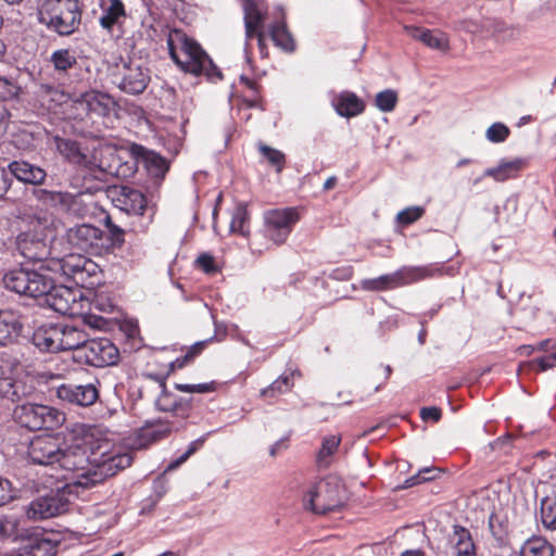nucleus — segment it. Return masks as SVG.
Segmentation results:
<instances>
[{
	"instance_id": "nucleus-49",
	"label": "nucleus",
	"mask_w": 556,
	"mask_h": 556,
	"mask_svg": "<svg viewBox=\"0 0 556 556\" xmlns=\"http://www.w3.org/2000/svg\"><path fill=\"white\" fill-rule=\"evenodd\" d=\"M424 214L425 208L422 206H409L397 213L396 222L403 226H408L421 218Z\"/></svg>"
},
{
	"instance_id": "nucleus-62",
	"label": "nucleus",
	"mask_w": 556,
	"mask_h": 556,
	"mask_svg": "<svg viewBox=\"0 0 556 556\" xmlns=\"http://www.w3.org/2000/svg\"><path fill=\"white\" fill-rule=\"evenodd\" d=\"M441 409L435 406L422 407L420 409V417L425 421L432 420L438 422L441 419Z\"/></svg>"
},
{
	"instance_id": "nucleus-24",
	"label": "nucleus",
	"mask_w": 556,
	"mask_h": 556,
	"mask_svg": "<svg viewBox=\"0 0 556 556\" xmlns=\"http://www.w3.org/2000/svg\"><path fill=\"white\" fill-rule=\"evenodd\" d=\"M404 29L413 39L422 42L431 49L440 51H447L450 49L447 35L440 30H430L417 26H405Z\"/></svg>"
},
{
	"instance_id": "nucleus-27",
	"label": "nucleus",
	"mask_w": 556,
	"mask_h": 556,
	"mask_svg": "<svg viewBox=\"0 0 556 556\" xmlns=\"http://www.w3.org/2000/svg\"><path fill=\"white\" fill-rule=\"evenodd\" d=\"M336 112L343 117L359 115L365 110V104L354 92L343 91L332 99Z\"/></svg>"
},
{
	"instance_id": "nucleus-1",
	"label": "nucleus",
	"mask_w": 556,
	"mask_h": 556,
	"mask_svg": "<svg viewBox=\"0 0 556 556\" xmlns=\"http://www.w3.org/2000/svg\"><path fill=\"white\" fill-rule=\"evenodd\" d=\"M167 48L172 60L186 73L204 75L210 80L220 79L222 73L201 46L180 29L167 31Z\"/></svg>"
},
{
	"instance_id": "nucleus-51",
	"label": "nucleus",
	"mask_w": 556,
	"mask_h": 556,
	"mask_svg": "<svg viewBox=\"0 0 556 556\" xmlns=\"http://www.w3.org/2000/svg\"><path fill=\"white\" fill-rule=\"evenodd\" d=\"M509 128L503 123H494L492 124L485 132V137L489 141L494 143L504 142L509 136Z\"/></svg>"
},
{
	"instance_id": "nucleus-3",
	"label": "nucleus",
	"mask_w": 556,
	"mask_h": 556,
	"mask_svg": "<svg viewBox=\"0 0 556 556\" xmlns=\"http://www.w3.org/2000/svg\"><path fill=\"white\" fill-rule=\"evenodd\" d=\"M167 48L172 60L186 73L204 75L210 80L220 79L222 73L201 46L180 29L167 31Z\"/></svg>"
},
{
	"instance_id": "nucleus-36",
	"label": "nucleus",
	"mask_w": 556,
	"mask_h": 556,
	"mask_svg": "<svg viewBox=\"0 0 556 556\" xmlns=\"http://www.w3.org/2000/svg\"><path fill=\"white\" fill-rule=\"evenodd\" d=\"M341 439L331 434L323 439L321 446L316 456V463L319 468H327L331 463V456L337 452Z\"/></svg>"
},
{
	"instance_id": "nucleus-60",
	"label": "nucleus",
	"mask_w": 556,
	"mask_h": 556,
	"mask_svg": "<svg viewBox=\"0 0 556 556\" xmlns=\"http://www.w3.org/2000/svg\"><path fill=\"white\" fill-rule=\"evenodd\" d=\"M431 471L432 470L430 468H424V469L419 470L417 475L405 480L403 488H410V486H414L421 482L433 479L432 476H427Z\"/></svg>"
},
{
	"instance_id": "nucleus-16",
	"label": "nucleus",
	"mask_w": 556,
	"mask_h": 556,
	"mask_svg": "<svg viewBox=\"0 0 556 556\" xmlns=\"http://www.w3.org/2000/svg\"><path fill=\"white\" fill-rule=\"evenodd\" d=\"M98 383V381L86 384L63 383L56 388L55 394L64 403L88 407L99 399Z\"/></svg>"
},
{
	"instance_id": "nucleus-32",
	"label": "nucleus",
	"mask_w": 556,
	"mask_h": 556,
	"mask_svg": "<svg viewBox=\"0 0 556 556\" xmlns=\"http://www.w3.org/2000/svg\"><path fill=\"white\" fill-rule=\"evenodd\" d=\"M101 8L100 25L105 29L111 30L114 25L119 23L121 18L126 16L125 7L121 0H104Z\"/></svg>"
},
{
	"instance_id": "nucleus-26",
	"label": "nucleus",
	"mask_w": 556,
	"mask_h": 556,
	"mask_svg": "<svg viewBox=\"0 0 556 556\" xmlns=\"http://www.w3.org/2000/svg\"><path fill=\"white\" fill-rule=\"evenodd\" d=\"M34 344L45 352H59L60 348V326L59 324H51L41 326L33 336Z\"/></svg>"
},
{
	"instance_id": "nucleus-30",
	"label": "nucleus",
	"mask_w": 556,
	"mask_h": 556,
	"mask_svg": "<svg viewBox=\"0 0 556 556\" xmlns=\"http://www.w3.org/2000/svg\"><path fill=\"white\" fill-rule=\"evenodd\" d=\"M134 151L142 157L146 168L152 176L156 178L164 177L169 166L163 156L141 146H135Z\"/></svg>"
},
{
	"instance_id": "nucleus-7",
	"label": "nucleus",
	"mask_w": 556,
	"mask_h": 556,
	"mask_svg": "<svg viewBox=\"0 0 556 556\" xmlns=\"http://www.w3.org/2000/svg\"><path fill=\"white\" fill-rule=\"evenodd\" d=\"M13 418L21 427L31 431L53 430L65 421L61 410L45 404L26 402L13 409Z\"/></svg>"
},
{
	"instance_id": "nucleus-22",
	"label": "nucleus",
	"mask_w": 556,
	"mask_h": 556,
	"mask_svg": "<svg viewBox=\"0 0 556 556\" xmlns=\"http://www.w3.org/2000/svg\"><path fill=\"white\" fill-rule=\"evenodd\" d=\"M88 260L89 257L73 253L62 258H51L49 261V268L55 276H65L72 280H75L77 275L80 276L81 271H84V262Z\"/></svg>"
},
{
	"instance_id": "nucleus-35",
	"label": "nucleus",
	"mask_w": 556,
	"mask_h": 556,
	"mask_svg": "<svg viewBox=\"0 0 556 556\" xmlns=\"http://www.w3.org/2000/svg\"><path fill=\"white\" fill-rule=\"evenodd\" d=\"M21 324L11 311H0V346L9 343L18 333Z\"/></svg>"
},
{
	"instance_id": "nucleus-13",
	"label": "nucleus",
	"mask_w": 556,
	"mask_h": 556,
	"mask_svg": "<svg viewBox=\"0 0 556 556\" xmlns=\"http://www.w3.org/2000/svg\"><path fill=\"white\" fill-rule=\"evenodd\" d=\"M118 349L108 338L88 340L80 350L79 359L90 366L106 367L117 363Z\"/></svg>"
},
{
	"instance_id": "nucleus-33",
	"label": "nucleus",
	"mask_w": 556,
	"mask_h": 556,
	"mask_svg": "<svg viewBox=\"0 0 556 556\" xmlns=\"http://www.w3.org/2000/svg\"><path fill=\"white\" fill-rule=\"evenodd\" d=\"M179 426L167 419L147 420L142 427L143 435L151 441H157L167 437L173 430H178Z\"/></svg>"
},
{
	"instance_id": "nucleus-37",
	"label": "nucleus",
	"mask_w": 556,
	"mask_h": 556,
	"mask_svg": "<svg viewBox=\"0 0 556 556\" xmlns=\"http://www.w3.org/2000/svg\"><path fill=\"white\" fill-rule=\"evenodd\" d=\"M540 518L547 530H556V495H547L541 500Z\"/></svg>"
},
{
	"instance_id": "nucleus-14",
	"label": "nucleus",
	"mask_w": 556,
	"mask_h": 556,
	"mask_svg": "<svg viewBox=\"0 0 556 556\" xmlns=\"http://www.w3.org/2000/svg\"><path fill=\"white\" fill-rule=\"evenodd\" d=\"M149 81V70L136 61L124 63L115 74L114 80L122 91L129 94L142 93L148 87Z\"/></svg>"
},
{
	"instance_id": "nucleus-64",
	"label": "nucleus",
	"mask_w": 556,
	"mask_h": 556,
	"mask_svg": "<svg viewBox=\"0 0 556 556\" xmlns=\"http://www.w3.org/2000/svg\"><path fill=\"white\" fill-rule=\"evenodd\" d=\"M11 176L4 168L0 167V199H3L9 189L11 188Z\"/></svg>"
},
{
	"instance_id": "nucleus-55",
	"label": "nucleus",
	"mask_w": 556,
	"mask_h": 556,
	"mask_svg": "<svg viewBox=\"0 0 556 556\" xmlns=\"http://www.w3.org/2000/svg\"><path fill=\"white\" fill-rule=\"evenodd\" d=\"M131 464V457L128 454H123L118 456H114L108 459V462L103 463L101 467H99L97 470L101 471L103 475V470L108 467V469H112V467H115L117 469H124L126 467H129Z\"/></svg>"
},
{
	"instance_id": "nucleus-17",
	"label": "nucleus",
	"mask_w": 556,
	"mask_h": 556,
	"mask_svg": "<svg viewBox=\"0 0 556 556\" xmlns=\"http://www.w3.org/2000/svg\"><path fill=\"white\" fill-rule=\"evenodd\" d=\"M68 504V500L60 493L41 496L29 504L27 517L35 520L52 518L65 513Z\"/></svg>"
},
{
	"instance_id": "nucleus-63",
	"label": "nucleus",
	"mask_w": 556,
	"mask_h": 556,
	"mask_svg": "<svg viewBox=\"0 0 556 556\" xmlns=\"http://www.w3.org/2000/svg\"><path fill=\"white\" fill-rule=\"evenodd\" d=\"M15 386L11 378H0V396L15 395Z\"/></svg>"
},
{
	"instance_id": "nucleus-43",
	"label": "nucleus",
	"mask_w": 556,
	"mask_h": 556,
	"mask_svg": "<svg viewBox=\"0 0 556 556\" xmlns=\"http://www.w3.org/2000/svg\"><path fill=\"white\" fill-rule=\"evenodd\" d=\"M50 62L55 71L65 73L76 65L77 60L74 51L70 49H59L51 54Z\"/></svg>"
},
{
	"instance_id": "nucleus-39",
	"label": "nucleus",
	"mask_w": 556,
	"mask_h": 556,
	"mask_svg": "<svg viewBox=\"0 0 556 556\" xmlns=\"http://www.w3.org/2000/svg\"><path fill=\"white\" fill-rule=\"evenodd\" d=\"M482 30L486 35L495 37L497 40H508L514 37V29L503 21L496 18H485L482 22Z\"/></svg>"
},
{
	"instance_id": "nucleus-38",
	"label": "nucleus",
	"mask_w": 556,
	"mask_h": 556,
	"mask_svg": "<svg viewBox=\"0 0 556 556\" xmlns=\"http://www.w3.org/2000/svg\"><path fill=\"white\" fill-rule=\"evenodd\" d=\"M55 553L56 546L50 540L35 539L23 547L22 553L17 554L23 556H54Z\"/></svg>"
},
{
	"instance_id": "nucleus-19",
	"label": "nucleus",
	"mask_w": 556,
	"mask_h": 556,
	"mask_svg": "<svg viewBox=\"0 0 556 556\" xmlns=\"http://www.w3.org/2000/svg\"><path fill=\"white\" fill-rule=\"evenodd\" d=\"M18 253L29 262H47L50 255V247L45 238L36 232H23L16 238Z\"/></svg>"
},
{
	"instance_id": "nucleus-59",
	"label": "nucleus",
	"mask_w": 556,
	"mask_h": 556,
	"mask_svg": "<svg viewBox=\"0 0 556 556\" xmlns=\"http://www.w3.org/2000/svg\"><path fill=\"white\" fill-rule=\"evenodd\" d=\"M14 498V490L8 479L0 477V506H3Z\"/></svg>"
},
{
	"instance_id": "nucleus-53",
	"label": "nucleus",
	"mask_w": 556,
	"mask_h": 556,
	"mask_svg": "<svg viewBox=\"0 0 556 556\" xmlns=\"http://www.w3.org/2000/svg\"><path fill=\"white\" fill-rule=\"evenodd\" d=\"M522 366L529 367L530 369L533 370L539 369L541 371H545L547 369L556 367V352L548 354L544 357L527 362Z\"/></svg>"
},
{
	"instance_id": "nucleus-44",
	"label": "nucleus",
	"mask_w": 556,
	"mask_h": 556,
	"mask_svg": "<svg viewBox=\"0 0 556 556\" xmlns=\"http://www.w3.org/2000/svg\"><path fill=\"white\" fill-rule=\"evenodd\" d=\"M361 287L367 291H386L396 288L393 274L381 275L377 278L364 279Z\"/></svg>"
},
{
	"instance_id": "nucleus-9",
	"label": "nucleus",
	"mask_w": 556,
	"mask_h": 556,
	"mask_svg": "<svg viewBox=\"0 0 556 556\" xmlns=\"http://www.w3.org/2000/svg\"><path fill=\"white\" fill-rule=\"evenodd\" d=\"M300 220L295 207L270 208L263 214L264 237L276 245L283 244Z\"/></svg>"
},
{
	"instance_id": "nucleus-11",
	"label": "nucleus",
	"mask_w": 556,
	"mask_h": 556,
	"mask_svg": "<svg viewBox=\"0 0 556 556\" xmlns=\"http://www.w3.org/2000/svg\"><path fill=\"white\" fill-rule=\"evenodd\" d=\"M42 299L45 304L54 312L70 316L80 315L87 303L80 290L63 285L56 286L54 276L51 290L43 294Z\"/></svg>"
},
{
	"instance_id": "nucleus-41",
	"label": "nucleus",
	"mask_w": 556,
	"mask_h": 556,
	"mask_svg": "<svg viewBox=\"0 0 556 556\" xmlns=\"http://www.w3.org/2000/svg\"><path fill=\"white\" fill-rule=\"evenodd\" d=\"M295 376H300L299 370H291L290 372H285L280 377H278L269 387L262 390L263 396H275L276 394L285 393L291 390L293 387L292 378Z\"/></svg>"
},
{
	"instance_id": "nucleus-34",
	"label": "nucleus",
	"mask_w": 556,
	"mask_h": 556,
	"mask_svg": "<svg viewBox=\"0 0 556 556\" xmlns=\"http://www.w3.org/2000/svg\"><path fill=\"white\" fill-rule=\"evenodd\" d=\"M522 161L516 159L513 161H502L497 166L486 168L483 172L484 177H492L496 181H505L514 177L521 168Z\"/></svg>"
},
{
	"instance_id": "nucleus-56",
	"label": "nucleus",
	"mask_w": 556,
	"mask_h": 556,
	"mask_svg": "<svg viewBox=\"0 0 556 556\" xmlns=\"http://www.w3.org/2000/svg\"><path fill=\"white\" fill-rule=\"evenodd\" d=\"M18 521L14 517L0 518V538H16Z\"/></svg>"
},
{
	"instance_id": "nucleus-18",
	"label": "nucleus",
	"mask_w": 556,
	"mask_h": 556,
	"mask_svg": "<svg viewBox=\"0 0 556 556\" xmlns=\"http://www.w3.org/2000/svg\"><path fill=\"white\" fill-rule=\"evenodd\" d=\"M61 445L58 439L49 435L37 437L30 441L28 456L31 463L37 465L58 464Z\"/></svg>"
},
{
	"instance_id": "nucleus-29",
	"label": "nucleus",
	"mask_w": 556,
	"mask_h": 556,
	"mask_svg": "<svg viewBox=\"0 0 556 556\" xmlns=\"http://www.w3.org/2000/svg\"><path fill=\"white\" fill-rule=\"evenodd\" d=\"M117 201L122 204L121 208L127 213L137 215L144 213L147 201L143 193L139 190L130 187H122Z\"/></svg>"
},
{
	"instance_id": "nucleus-4",
	"label": "nucleus",
	"mask_w": 556,
	"mask_h": 556,
	"mask_svg": "<svg viewBox=\"0 0 556 556\" xmlns=\"http://www.w3.org/2000/svg\"><path fill=\"white\" fill-rule=\"evenodd\" d=\"M81 13L77 0H38L37 20L60 36L72 35L79 26Z\"/></svg>"
},
{
	"instance_id": "nucleus-20",
	"label": "nucleus",
	"mask_w": 556,
	"mask_h": 556,
	"mask_svg": "<svg viewBox=\"0 0 556 556\" xmlns=\"http://www.w3.org/2000/svg\"><path fill=\"white\" fill-rule=\"evenodd\" d=\"M74 108L86 113L97 114L99 116H109L115 111L116 102L108 93L91 91L81 97L74 103Z\"/></svg>"
},
{
	"instance_id": "nucleus-15",
	"label": "nucleus",
	"mask_w": 556,
	"mask_h": 556,
	"mask_svg": "<svg viewBox=\"0 0 556 556\" xmlns=\"http://www.w3.org/2000/svg\"><path fill=\"white\" fill-rule=\"evenodd\" d=\"M392 274L396 288L443 275H453L452 268L445 267L441 263H431L424 266H403Z\"/></svg>"
},
{
	"instance_id": "nucleus-12",
	"label": "nucleus",
	"mask_w": 556,
	"mask_h": 556,
	"mask_svg": "<svg viewBox=\"0 0 556 556\" xmlns=\"http://www.w3.org/2000/svg\"><path fill=\"white\" fill-rule=\"evenodd\" d=\"M66 240L72 248L97 255L110 250L105 232L90 224L76 225L67 229Z\"/></svg>"
},
{
	"instance_id": "nucleus-5",
	"label": "nucleus",
	"mask_w": 556,
	"mask_h": 556,
	"mask_svg": "<svg viewBox=\"0 0 556 556\" xmlns=\"http://www.w3.org/2000/svg\"><path fill=\"white\" fill-rule=\"evenodd\" d=\"M52 270L47 265L38 269L21 266L7 271L3 276V285L8 290L17 294L42 299L53 286Z\"/></svg>"
},
{
	"instance_id": "nucleus-42",
	"label": "nucleus",
	"mask_w": 556,
	"mask_h": 556,
	"mask_svg": "<svg viewBox=\"0 0 556 556\" xmlns=\"http://www.w3.org/2000/svg\"><path fill=\"white\" fill-rule=\"evenodd\" d=\"M84 271H81V275H77L76 279L74 280L77 285L87 286V287H94L99 285L100 282V276H101V268L100 266L89 258L88 261L84 262Z\"/></svg>"
},
{
	"instance_id": "nucleus-8",
	"label": "nucleus",
	"mask_w": 556,
	"mask_h": 556,
	"mask_svg": "<svg viewBox=\"0 0 556 556\" xmlns=\"http://www.w3.org/2000/svg\"><path fill=\"white\" fill-rule=\"evenodd\" d=\"M343 490L334 477H328L312 485L303 497V505L315 514L324 515L343 505Z\"/></svg>"
},
{
	"instance_id": "nucleus-50",
	"label": "nucleus",
	"mask_w": 556,
	"mask_h": 556,
	"mask_svg": "<svg viewBox=\"0 0 556 556\" xmlns=\"http://www.w3.org/2000/svg\"><path fill=\"white\" fill-rule=\"evenodd\" d=\"M258 150L266 160L277 167V172H281L285 165V154L274 148L266 144H260Z\"/></svg>"
},
{
	"instance_id": "nucleus-2",
	"label": "nucleus",
	"mask_w": 556,
	"mask_h": 556,
	"mask_svg": "<svg viewBox=\"0 0 556 556\" xmlns=\"http://www.w3.org/2000/svg\"><path fill=\"white\" fill-rule=\"evenodd\" d=\"M167 48L172 60L186 73L204 75L210 80L220 79L222 73L201 46L180 29L167 31Z\"/></svg>"
},
{
	"instance_id": "nucleus-46",
	"label": "nucleus",
	"mask_w": 556,
	"mask_h": 556,
	"mask_svg": "<svg viewBox=\"0 0 556 556\" xmlns=\"http://www.w3.org/2000/svg\"><path fill=\"white\" fill-rule=\"evenodd\" d=\"M248 220L249 213L247 206L244 204L237 205L232 213L230 230L232 232H238L242 236H245L249 232V230L245 228Z\"/></svg>"
},
{
	"instance_id": "nucleus-6",
	"label": "nucleus",
	"mask_w": 556,
	"mask_h": 556,
	"mask_svg": "<svg viewBox=\"0 0 556 556\" xmlns=\"http://www.w3.org/2000/svg\"><path fill=\"white\" fill-rule=\"evenodd\" d=\"M88 452L89 446L86 443L76 441L66 445L64 448L61 447L58 460L62 469L76 473L74 483L83 488L96 485L101 482L105 476L101 471L90 467Z\"/></svg>"
},
{
	"instance_id": "nucleus-40",
	"label": "nucleus",
	"mask_w": 556,
	"mask_h": 556,
	"mask_svg": "<svg viewBox=\"0 0 556 556\" xmlns=\"http://www.w3.org/2000/svg\"><path fill=\"white\" fill-rule=\"evenodd\" d=\"M269 37L276 46L283 50H294V41L283 22H277L269 27Z\"/></svg>"
},
{
	"instance_id": "nucleus-52",
	"label": "nucleus",
	"mask_w": 556,
	"mask_h": 556,
	"mask_svg": "<svg viewBox=\"0 0 556 556\" xmlns=\"http://www.w3.org/2000/svg\"><path fill=\"white\" fill-rule=\"evenodd\" d=\"M20 90V86L14 80L0 76V100H13L18 96Z\"/></svg>"
},
{
	"instance_id": "nucleus-23",
	"label": "nucleus",
	"mask_w": 556,
	"mask_h": 556,
	"mask_svg": "<svg viewBox=\"0 0 556 556\" xmlns=\"http://www.w3.org/2000/svg\"><path fill=\"white\" fill-rule=\"evenodd\" d=\"M8 169L9 175L24 184L42 185L47 177L43 168L23 160L9 163Z\"/></svg>"
},
{
	"instance_id": "nucleus-45",
	"label": "nucleus",
	"mask_w": 556,
	"mask_h": 556,
	"mask_svg": "<svg viewBox=\"0 0 556 556\" xmlns=\"http://www.w3.org/2000/svg\"><path fill=\"white\" fill-rule=\"evenodd\" d=\"M489 528L497 542H505L508 535V522L506 518L500 514H492L489 518Z\"/></svg>"
},
{
	"instance_id": "nucleus-47",
	"label": "nucleus",
	"mask_w": 556,
	"mask_h": 556,
	"mask_svg": "<svg viewBox=\"0 0 556 556\" xmlns=\"http://www.w3.org/2000/svg\"><path fill=\"white\" fill-rule=\"evenodd\" d=\"M397 103V93L392 89H386L376 94L375 104L381 112H391Z\"/></svg>"
},
{
	"instance_id": "nucleus-61",
	"label": "nucleus",
	"mask_w": 556,
	"mask_h": 556,
	"mask_svg": "<svg viewBox=\"0 0 556 556\" xmlns=\"http://www.w3.org/2000/svg\"><path fill=\"white\" fill-rule=\"evenodd\" d=\"M197 264L207 274L215 273L217 270L214 264V257L207 253L200 254L197 258Z\"/></svg>"
},
{
	"instance_id": "nucleus-48",
	"label": "nucleus",
	"mask_w": 556,
	"mask_h": 556,
	"mask_svg": "<svg viewBox=\"0 0 556 556\" xmlns=\"http://www.w3.org/2000/svg\"><path fill=\"white\" fill-rule=\"evenodd\" d=\"M214 431H210V432H206L205 434H203L202 437H200L199 439L192 441L189 445H188V448L187 451L181 455L179 456L176 460L172 462L169 465H168V469L172 470V469H175L177 467H179L181 464H184L192 454H194L199 448H201L203 446V444L205 443L206 439L213 433Z\"/></svg>"
},
{
	"instance_id": "nucleus-10",
	"label": "nucleus",
	"mask_w": 556,
	"mask_h": 556,
	"mask_svg": "<svg viewBox=\"0 0 556 556\" xmlns=\"http://www.w3.org/2000/svg\"><path fill=\"white\" fill-rule=\"evenodd\" d=\"M58 152L64 160L78 169L94 172L103 169V164L99 157V150L83 144L79 141L70 138H55Z\"/></svg>"
},
{
	"instance_id": "nucleus-31",
	"label": "nucleus",
	"mask_w": 556,
	"mask_h": 556,
	"mask_svg": "<svg viewBox=\"0 0 556 556\" xmlns=\"http://www.w3.org/2000/svg\"><path fill=\"white\" fill-rule=\"evenodd\" d=\"M243 9L245 38L247 40H250L254 37V33L264 29L265 15L252 0H245Z\"/></svg>"
},
{
	"instance_id": "nucleus-58",
	"label": "nucleus",
	"mask_w": 556,
	"mask_h": 556,
	"mask_svg": "<svg viewBox=\"0 0 556 556\" xmlns=\"http://www.w3.org/2000/svg\"><path fill=\"white\" fill-rule=\"evenodd\" d=\"M240 80L252 92L251 98L245 99V102L249 108H261V99L257 97L258 86L255 81L249 79L245 76H241Z\"/></svg>"
},
{
	"instance_id": "nucleus-57",
	"label": "nucleus",
	"mask_w": 556,
	"mask_h": 556,
	"mask_svg": "<svg viewBox=\"0 0 556 556\" xmlns=\"http://www.w3.org/2000/svg\"><path fill=\"white\" fill-rule=\"evenodd\" d=\"M175 389L180 392L187 393H207L214 391V383H198V384H188V383H176Z\"/></svg>"
},
{
	"instance_id": "nucleus-21",
	"label": "nucleus",
	"mask_w": 556,
	"mask_h": 556,
	"mask_svg": "<svg viewBox=\"0 0 556 556\" xmlns=\"http://www.w3.org/2000/svg\"><path fill=\"white\" fill-rule=\"evenodd\" d=\"M161 393L155 400V406L161 412L173 413L174 415L186 419L191 409V400L177 397L168 392L164 379L157 380Z\"/></svg>"
},
{
	"instance_id": "nucleus-54",
	"label": "nucleus",
	"mask_w": 556,
	"mask_h": 556,
	"mask_svg": "<svg viewBox=\"0 0 556 556\" xmlns=\"http://www.w3.org/2000/svg\"><path fill=\"white\" fill-rule=\"evenodd\" d=\"M105 224L109 229V233H105V237L109 239L110 249L121 245L124 242L123 229L114 225L109 216L105 218Z\"/></svg>"
},
{
	"instance_id": "nucleus-25",
	"label": "nucleus",
	"mask_w": 556,
	"mask_h": 556,
	"mask_svg": "<svg viewBox=\"0 0 556 556\" xmlns=\"http://www.w3.org/2000/svg\"><path fill=\"white\" fill-rule=\"evenodd\" d=\"M448 546L452 556H477L471 534L462 526L453 527V532L448 535Z\"/></svg>"
},
{
	"instance_id": "nucleus-28",
	"label": "nucleus",
	"mask_w": 556,
	"mask_h": 556,
	"mask_svg": "<svg viewBox=\"0 0 556 556\" xmlns=\"http://www.w3.org/2000/svg\"><path fill=\"white\" fill-rule=\"evenodd\" d=\"M60 326V348L63 350H75L77 357L80 356V350L87 343V334L74 326L59 324Z\"/></svg>"
}]
</instances>
